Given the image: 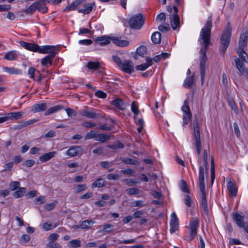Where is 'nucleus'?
I'll use <instances>...</instances> for the list:
<instances>
[{
  "label": "nucleus",
  "instance_id": "f257e3e1",
  "mask_svg": "<svg viewBox=\"0 0 248 248\" xmlns=\"http://www.w3.org/2000/svg\"><path fill=\"white\" fill-rule=\"evenodd\" d=\"M212 28V16L208 17L205 26L202 29L200 33L201 44L204 45L200 50V74L201 84L203 85L204 83V78L205 76V65L207 61L206 50L210 44L211 31Z\"/></svg>",
  "mask_w": 248,
  "mask_h": 248
},
{
  "label": "nucleus",
  "instance_id": "f03ea898",
  "mask_svg": "<svg viewBox=\"0 0 248 248\" xmlns=\"http://www.w3.org/2000/svg\"><path fill=\"white\" fill-rule=\"evenodd\" d=\"M198 185L202 194V202L201 207L205 213H208L207 202L205 192V186L204 183V171L202 166L199 167V175Z\"/></svg>",
  "mask_w": 248,
  "mask_h": 248
},
{
  "label": "nucleus",
  "instance_id": "7ed1b4c3",
  "mask_svg": "<svg viewBox=\"0 0 248 248\" xmlns=\"http://www.w3.org/2000/svg\"><path fill=\"white\" fill-rule=\"evenodd\" d=\"M237 53L239 58L234 59L237 69L240 74L248 79V69L245 67V62H248V56L244 49H238Z\"/></svg>",
  "mask_w": 248,
  "mask_h": 248
},
{
  "label": "nucleus",
  "instance_id": "20e7f679",
  "mask_svg": "<svg viewBox=\"0 0 248 248\" xmlns=\"http://www.w3.org/2000/svg\"><path fill=\"white\" fill-rule=\"evenodd\" d=\"M231 36V29L230 24L228 23L226 26L220 38V43L221 45L220 54L223 56L224 55L227 48L230 44Z\"/></svg>",
  "mask_w": 248,
  "mask_h": 248
},
{
  "label": "nucleus",
  "instance_id": "39448f33",
  "mask_svg": "<svg viewBox=\"0 0 248 248\" xmlns=\"http://www.w3.org/2000/svg\"><path fill=\"white\" fill-rule=\"evenodd\" d=\"M194 133L193 135L194 137L195 142L194 145L196 147L197 154L199 155L201 154L202 149V142L201 141V135L200 131V126L197 122V120L194 122Z\"/></svg>",
  "mask_w": 248,
  "mask_h": 248
},
{
  "label": "nucleus",
  "instance_id": "423d86ee",
  "mask_svg": "<svg viewBox=\"0 0 248 248\" xmlns=\"http://www.w3.org/2000/svg\"><path fill=\"white\" fill-rule=\"evenodd\" d=\"M144 23L143 16L140 14L132 16L129 20V27L135 30H139Z\"/></svg>",
  "mask_w": 248,
  "mask_h": 248
},
{
  "label": "nucleus",
  "instance_id": "0eeeda50",
  "mask_svg": "<svg viewBox=\"0 0 248 248\" xmlns=\"http://www.w3.org/2000/svg\"><path fill=\"white\" fill-rule=\"evenodd\" d=\"M79 113L81 116L90 119H97L102 117L99 110L93 108H89L88 107H86L84 109L80 110Z\"/></svg>",
  "mask_w": 248,
  "mask_h": 248
},
{
  "label": "nucleus",
  "instance_id": "6e6552de",
  "mask_svg": "<svg viewBox=\"0 0 248 248\" xmlns=\"http://www.w3.org/2000/svg\"><path fill=\"white\" fill-rule=\"evenodd\" d=\"M182 110L184 112L183 126H185L188 124L192 118V114L188 106V101L186 99L184 102L183 106L182 107Z\"/></svg>",
  "mask_w": 248,
  "mask_h": 248
},
{
  "label": "nucleus",
  "instance_id": "1a4fd4ad",
  "mask_svg": "<svg viewBox=\"0 0 248 248\" xmlns=\"http://www.w3.org/2000/svg\"><path fill=\"white\" fill-rule=\"evenodd\" d=\"M199 221L197 218L193 217L189 223V241L193 240L197 235V230L199 227Z\"/></svg>",
  "mask_w": 248,
  "mask_h": 248
},
{
  "label": "nucleus",
  "instance_id": "9d476101",
  "mask_svg": "<svg viewBox=\"0 0 248 248\" xmlns=\"http://www.w3.org/2000/svg\"><path fill=\"white\" fill-rule=\"evenodd\" d=\"M123 72L131 74L134 71V64L130 60H124L119 67Z\"/></svg>",
  "mask_w": 248,
  "mask_h": 248
},
{
  "label": "nucleus",
  "instance_id": "9b49d317",
  "mask_svg": "<svg viewBox=\"0 0 248 248\" xmlns=\"http://www.w3.org/2000/svg\"><path fill=\"white\" fill-rule=\"evenodd\" d=\"M170 232L173 233L175 232L179 228L178 218L174 212L171 215V219L170 221Z\"/></svg>",
  "mask_w": 248,
  "mask_h": 248
},
{
  "label": "nucleus",
  "instance_id": "f8f14e48",
  "mask_svg": "<svg viewBox=\"0 0 248 248\" xmlns=\"http://www.w3.org/2000/svg\"><path fill=\"white\" fill-rule=\"evenodd\" d=\"M248 32L247 30H243L240 36L239 41V48L244 49L248 43Z\"/></svg>",
  "mask_w": 248,
  "mask_h": 248
},
{
  "label": "nucleus",
  "instance_id": "ddd939ff",
  "mask_svg": "<svg viewBox=\"0 0 248 248\" xmlns=\"http://www.w3.org/2000/svg\"><path fill=\"white\" fill-rule=\"evenodd\" d=\"M94 5V2L86 3V0H84V2L82 3V5H80L84 7V8L78 9V12L79 13H83L84 15L89 14L92 11Z\"/></svg>",
  "mask_w": 248,
  "mask_h": 248
},
{
  "label": "nucleus",
  "instance_id": "4468645a",
  "mask_svg": "<svg viewBox=\"0 0 248 248\" xmlns=\"http://www.w3.org/2000/svg\"><path fill=\"white\" fill-rule=\"evenodd\" d=\"M38 47L39 48H37V50L36 52H39L40 53H57V52L55 51L56 49V47L53 46H38Z\"/></svg>",
  "mask_w": 248,
  "mask_h": 248
},
{
  "label": "nucleus",
  "instance_id": "2eb2a0df",
  "mask_svg": "<svg viewBox=\"0 0 248 248\" xmlns=\"http://www.w3.org/2000/svg\"><path fill=\"white\" fill-rule=\"evenodd\" d=\"M82 148L78 146H72L70 147L66 152V155L70 156L73 157L81 154Z\"/></svg>",
  "mask_w": 248,
  "mask_h": 248
},
{
  "label": "nucleus",
  "instance_id": "dca6fc26",
  "mask_svg": "<svg viewBox=\"0 0 248 248\" xmlns=\"http://www.w3.org/2000/svg\"><path fill=\"white\" fill-rule=\"evenodd\" d=\"M170 23L173 30L179 29L180 19L178 15H171L170 16Z\"/></svg>",
  "mask_w": 248,
  "mask_h": 248
},
{
  "label": "nucleus",
  "instance_id": "f3484780",
  "mask_svg": "<svg viewBox=\"0 0 248 248\" xmlns=\"http://www.w3.org/2000/svg\"><path fill=\"white\" fill-rule=\"evenodd\" d=\"M19 43L22 47L33 52H36L37 48H39L38 45L35 44L27 43L23 41H19Z\"/></svg>",
  "mask_w": 248,
  "mask_h": 248
},
{
  "label": "nucleus",
  "instance_id": "a211bd4d",
  "mask_svg": "<svg viewBox=\"0 0 248 248\" xmlns=\"http://www.w3.org/2000/svg\"><path fill=\"white\" fill-rule=\"evenodd\" d=\"M57 53H53L51 54H49L46 55L45 58L41 60V64L42 66H48L49 65H51L52 63V61L56 55Z\"/></svg>",
  "mask_w": 248,
  "mask_h": 248
},
{
  "label": "nucleus",
  "instance_id": "6ab92c4d",
  "mask_svg": "<svg viewBox=\"0 0 248 248\" xmlns=\"http://www.w3.org/2000/svg\"><path fill=\"white\" fill-rule=\"evenodd\" d=\"M84 2V0H76L74 1L70 4L67 5L63 10L64 12L70 11L72 10H75L77 8L81 5Z\"/></svg>",
  "mask_w": 248,
  "mask_h": 248
},
{
  "label": "nucleus",
  "instance_id": "aec40b11",
  "mask_svg": "<svg viewBox=\"0 0 248 248\" xmlns=\"http://www.w3.org/2000/svg\"><path fill=\"white\" fill-rule=\"evenodd\" d=\"M232 218L239 227L245 228L246 223L244 222L243 216L237 213H235L233 214Z\"/></svg>",
  "mask_w": 248,
  "mask_h": 248
},
{
  "label": "nucleus",
  "instance_id": "412c9836",
  "mask_svg": "<svg viewBox=\"0 0 248 248\" xmlns=\"http://www.w3.org/2000/svg\"><path fill=\"white\" fill-rule=\"evenodd\" d=\"M111 104L119 109L124 110L126 106L121 98H116L111 101Z\"/></svg>",
  "mask_w": 248,
  "mask_h": 248
},
{
  "label": "nucleus",
  "instance_id": "4be33fe9",
  "mask_svg": "<svg viewBox=\"0 0 248 248\" xmlns=\"http://www.w3.org/2000/svg\"><path fill=\"white\" fill-rule=\"evenodd\" d=\"M47 108L46 103L36 104L32 106L31 111L33 113H37L45 111Z\"/></svg>",
  "mask_w": 248,
  "mask_h": 248
},
{
  "label": "nucleus",
  "instance_id": "5701e85b",
  "mask_svg": "<svg viewBox=\"0 0 248 248\" xmlns=\"http://www.w3.org/2000/svg\"><path fill=\"white\" fill-rule=\"evenodd\" d=\"M36 10L42 13L47 12L48 8L46 6V3L44 0H38L35 2Z\"/></svg>",
  "mask_w": 248,
  "mask_h": 248
},
{
  "label": "nucleus",
  "instance_id": "b1692460",
  "mask_svg": "<svg viewBox=\"0 0 248 248\" xmlns=\"http://www.w3.org/2000/svg\"><path fill=\"white\" fill-rule=\"evenodd\" d=\"M110 39L114 44L119 46L124 47L128 46L129 44L128 41L121 40L119 37H111Z\"/></svg>",
  "mask_w": 248,
  "mask_h": 248
},
{
  "label": "nucleus",
  "instance_id": "393cba45",
  "mask_svg": "<svg viewBox=\"0 0 248 248\" xmlns=\"http://www.w3.org/2000/svg\"><path fill=\"white\" fill-rule=\"evenodd\" d=\"M227 187L229 194L232 196L236 197L237 193V190L234 183L229 181L227 183Z\"/></svg>",
  "mask_w": 248,
  "mask_h": 248
},
{
  "label": "nucleus",
  "instance_id": "a878e982",
  "mask_svg": "<svg viewBox=\"0 0 248 248\" xmlns=\"http://www.w3.org/2000/svg\"><path fill=\"white\" fill-rule=\"evenodd\" d=\"M203 165H202L203 167L204 171V176L205 175L206 177L207 176L208 174V168H209V164L208 163V153L206 150H204L203 151Z\"/></svg>",
  "mask_w": 248,
  "mask_h": 248
},
{
  "label": "nucleus",
  "instance_id": "bb28decb",
  "mask_svg": "<svg viewBox=\"0 0 248 248\" xmlns=\"http://www.w3.org/2000/svg\"><path fill=\"white\" fill-rule=\"evenodd\" d=\"M56 154V152L53 151L44 154L39 157V160L42 162H46L52 158H53Z\"/></svg>",
  "mask_w": 248,
  "mask_h": 248
},
{
  "label": "nucleus",
  "instance_id": "cd10ccee",
  "mask_svg": "<svg viewBox=\"0 0 248 248\" xmlns=\"http://www.w3.org/2000/svg\"><path fill=\"white\" fill-rule=\"evenodd\" d=\"M109 39H110V38H109L108 37H107L104 36L97 37L95 39V41L98 44H99L101 46H105V45H107L110 43V41Z\"/></svg>",
  "mask_w": 248,
  "mask_h": 248
},
{
  "label": "nucleus",
  "instance_id": "c85d7f7f",
  "mask_svg": "<svg viewBox=\"0 0 248 248\" xmlns=\"http://www.w3.org/2000/svg\"><path fill=\"white\" fill-rule=\"evenodd\" d=\"M24 112L19 111L16 112H11L8 114V118L11 120H18L22 118Z\"/></svg>",
  "mask_w": 248,
  "mask_h": 248
},
{
  "label": "nucleus",
  "instance_id": "c756f323",
  "mask_svg": "<svg viewBox=\"0 0 248 248\" xmlns=\"http://www.w3.org/2000/svg\"><path fill=\"white\" fill-rule=\"evenodd\" d=\"M107 184V182L102 178H99L95 181L92 185V188L102 187L105 186Z\"/></svg>",
  "mask_w": 248,
  "mask_h": 248
},
{
  "label": "nucleus",
  "instance_id": "7c9ffc66",
  "mask_svg": "<svg viewBox=\"0 0 248 248\" xmlns=\"http://www.w3.org/2000/svg\"><path fill=\"white\" fill-rule=\"evenodd\" d=\"M4 71L10 74L20 75L22 74L21 70L14 67H3Z\"/></svg>",
  "mask_w": 248,
  "mask_h": 248
},
{
  "label": "nucleus",
  "instance_id": "2f4dec72",
  "mask_svg": "<svg viewBox=\"0 0 248 248\" xmlns=\"http://www.w3.org/2000/svg\"><path fill=\"white\" fill-rule=\"evenodd\" d=\"M62 105H57L54 106L53 107L50 108L48 109H47L44 115L45 116H47L50 115L52 113H55L59 110L62 109Z\"/></svg>",
  "mask_w": 248,
  "mask_h": 248
},
{
  "label": "nucleus",
  "instance_id": "473e14b6",
  "mask_svg": "<svg viewBox=\"0 0 248 248\" xmlns=\"http://www.w3.org/2000/svg\"><path fill=\"white\" fill-rule=\"evenodd\" d=\"M17 58V55L15 51H11L6 53L4 56V59L10 61L16 60Z\"/></svg>",
  "mask_w": 248,
  "mask_h": 248
},
{
  "label": "nucleus",
  "instance_id": "72a5a7b5",
  "mask_svg": "<svg viewBox=\"0 0 248 248\" xmlns=\"http://www.w3.org/2000/svg\"><path fill=\"white\" fill-rule=\"evenodd\" d=\"M194 75L187 77L184 81V86L186 88L190 89L192 87V86L194 83Z\"/></svg>",
  "mask_w": 248,
  "mask_h": 248
},
{
  "label": "nucleus",
  "instance_id": "f704fd0d",
  "mask_svg": "<svg viewBox=\"0 0 248 248\" xmlns=\"http://www.w3.org/2000/svg\"><path fill=\"white\" fill-rule=\"evenodd\" d=\"M161 33L158 31H155L153 33L151 40L154 44H159L161 42Z\"/></svg>",
  "mask_w": 248,
  "mask_h": 248
},
{
  "label": "nucleus",
  "instance_id": "c9c22d12",
  "mask_svg": "<svg viewBox=\"0 0 248 248\" xmlns=\"http://www.w3.org/2000/svg\"><path fill=\"white\" fill-rule=\"evenodd\" d=\"M87 67L90 70H97L100 68V64L98 62H89L87 63Z\"/></svg>",
  "mask_w": 248,
  "mask_h": 248
},
{
  "label": "nucleus",
  "instance_id": "e433bc0d",
  "mask_svg": "<svg viewBox=\"0 0 248 248\" xmlns=\"http://www.w3.org/2000/svg\"><path fill=\"white\" fill-rule=\"evenodd\" d=\"M110 139V136L101 133L97 134V138L95 139L96 141H100L102 143L105 142Z\"/></svg>",
  "mask_w": 248,
  "mask_h": 248
},
{
  "label": "nucleus",
  "instance_id": "4c0bfd02",
  "mask_svg": "<svg viewBox=\"0 0 248 248\" xmlns=\"http://www.w3.org/2000/svg\"><path fill=\"white\" fill-rule=\"evenodd\" d=\"M170 56V54L167 52H163L160 55H158L155 56L153 60L155 62H159L162 59H165L166 58H168Z\"/></svg>",
  "mask_w": 248,
  "mask_h": 248
},
{
  "label": "nucleus",
  "instance_id": "58836bf2",
  "mask_svg": "<svg viewBox=\"0 0 248 248\" xmlns=\"http://www.w3.org/2000/svg\"><path fill=\"white\" fill-rule=\"evenodd\" d=\"M122 162L126 164H130L133 165H138L139 162L136 159H133L130 158L124 157L122 159Z\"/></svg>",
  "mask_w": 248,
  "mask_h": 248
},
{
  "label": "nucleus",
  "instance_id": "ea45409f",
  "mask_svg": "<svg viewBox=\"0 0 248 248\" xmlns=\"http://www.w3.org/2000/svg\"><path fill=\"white\" fill-rule=\"evenodd\" d=\"M26 192V188L25 187H19L18 190L13 193V196L16 198H18L22 197Z\"/></svg>",
  "mask_w": 248,
  "mask_h": 248
},
{
  "label": "nucleus",
  "instance_id": "a19ab883",
  "mask_svg": "<svg viewBox=\"0 0 248 248\" xmlns=\"http://www.w3.org/2000/svg\"><path fill=\"white\" fill-rule=\"evenodd\" d=\"M211 183L213 184L215 178V165L213 156L211 160Z\"/></svg>",
  "mask_w": 248,
  "mask_h": 248
},
{
  "label": "nucleus",
  "instance_id": "79ce46f5",
  "mask_svg": "<svg viewBox=\"0 0 248 248\" xmlns=\"http://www.w3.org/2000/svg\"><path fill=\"white\" fill-rule=\"evenodd\" d=\"M35 6L36 5L34 2L25 9L24 12L26 14L32 15L36 10V7Z\"/></svg>",
  "mask_w": 248,
  "mask_h": 248
},
{
  "label": "nucleus",
  "instance_id": "37998d69",
  "mask_svg": "<svg viewBox=\"0 0 248 248\" xmlns=\"http://www.w3.org/2000/svg\"><path fill=\"white\" fill-rule=\"evenodd\" d=\"M103 229L102 230V232L104 233H110L113 231V225L110 224V223H107L104 224L103 226Z\"/></svg>",
  "mask_w": 248,
  "mask_h": 248
},
{
  "label": "nucleus",
  "instance_id": "c03bdc74",
  "mask_svg": "<svg viewBox=\"0 0 248 248\" xmlns=\"http://www.w3.org/2000/svg\"><path fill=\"white\" fill-rule=\"evenodd\" d=\"M108 147L109 149L115 150L116 149H123L124 147V146L123 143L119 141H117L113 144L108 145Z\"/></svg>",
  "mask_w": 248,
  "mask_h": 248
},
{
  "label": "nucleus",
  "instance_id": "a18cd8bd",
  "mask_svg": "<svg viewBox=\"0 0 248 248\" xmlns=\"http://www.w3.org/2000/svg\"><path fill=\"white\" fill-rule=\"evenodd\" d=\"M93 223L92 220H86L80 224V226L82 229H86L91 227L92 224Z\"/></svg>",
  "mask_w": 248,
  "mask_h": 248
},
{
  "label": "nucleus",
  "instance_id": "49530a36",
  "mask_svg": "<svg viewBox=\"0 0 248 248\" xmlns=\"http://www.w3.org/2000/svg\"><path fill=\"white\" fill-rule=\"evenodd\" d=\"M131 111L134 113V119H136L137 116L139 114L140 111L135 102H133L131 104Z\"/></svg>",
  "mask_w": 248,
  "mask_h": 248
},
{
  "label": "nucleus",
  "instance_id": "de8ad7c7",
  "mask_svg": "<svg viewBox=\"0 0 248 248\" xmlns=\"http://www.w3.org/2000/svg\"><path fill=\"white\" fill-rule=\"evenodd\" d=\"M147 52V47L144 46H141L136 50V53L141 57H143Z\"/></svg>",
  "mask_w": 248,
  "mask_h": 248
},
{
  "label": "nucleus",
  "instance_id": "09e8293b",
  "mask_svg": "<svg viewBox=\"0 0 248 248\" xmlns=\"http://www.w3.org/2000/svg\"><path fill=\"white\" fill-rule=\"evenodd\" d=\"M140 190L136 188H127L126 190V192L128 195H134L140 193Z\"/></svg>",
  "mask_w": 248,
  "mask_h": 248
},
{
  "label": "nucleus",
  "instance_id": "8fccbe9b",
  "mask_svg": "<svg viewBox=\"0 0 248 248\" xmlns=\"http://www.w3.org/2000/svg\"><path fill=\"white\" fill-rule=\"evenodd\" d=\"M97 134L94 131L92 130L90 132L87 133L85 136V140H88L94 138H97Z\"/></svg>",
  "mask_w": 248,
  "mask_h": 248
},
{
  "label": "nucleus",
  "instance_id": "3c124183",
  "mask_svg": "<svg viewBox=\"0 0 248 248\" xmlns=\"http://www.w3.org/2000/svg\"><path fill=\"white\" fill-rule=\"evenodd\" d=\"M10 187L12 191H15L19 187L20 183L18 181H11L10 183Z\"/></svg>",
  "mask_w": 248,
  "mask_h": 248
},
{
  "label": "nucleus",
  "instance_id": "603ef678",
  "mask_svg": "<svg viewBox=\"0 0 248 248\" xmlns=\"http://www.w3.org/2000/svg\"><path fill=\"white\" fill-rule=\"evenodd\" d=\"M59 225V223L55 224V225L53 226V225L50 223H48L47 222L44 223L43 226V228L44 230L46 231L50 230L52 228H55Z\"/></svg>",
  "mask_w": 248,
  "mask_h": 248
},
{
  "label": "nucleus",
  "instance_id": "864d4df0",
  "mask_svg": "<svg viewBox=\"0 0 248 248\" xmlns=\"http://www.w3.org/2000/svg\"><path fill=\"white\" fill-rule=\"evenodd\" d=\"M71 246L74 248H77L81 246V242L79 240L74 239L69 242Z\"/></svg>",
  "mask_w": 248,
  "mask_h": 248
},
{
  "label": "nucleus",
  "instance_id": "5fc2aeb1",
  "mask_svg": "<svg viewBox=\"0 0 248 248\" xmlns=\"http://www.w3.org/2000/svg\"><path fill=\"white\" fill-rule=\"evenodd\" d=\"M159 31L162 32H167L170 30V27L169 24H166V25H160L158 28Z\"/></svg>",
  "mask_w": 248,
  "mask_h": 248
},
{
  "label": "nucleus",
  "instance_id": "6e6d98bb",
  "mask_svg": "<svg viewBox=\"0 0 248 248\" xmlns=\"http://www.w3.org/2000/svg\"><path fill=\"white\" fill-rule=\"evenodd\" d=\"M46 247L47 248H61V245L55 242H49Z\"/></svg>",
  "mask_w": 248,
  "mask_h": 248
},
{
  "label": "nucleus",
  "instance_id": "4d7b16f0",
  "mask_svg": "<svg viewBox=\"0 0 248 248\" xmlns=\"http://www.w3.org/2000/svg\"><path fill=\"white\" fill-rule=\"evenodd\" d=\"M87 188V186L86 184H81L78 185L75 189V192L76 193H79Z\"/></svg>",
  "mask_w": 248,
  "mask_h": 248
},
{
  "label": "nucleus",
  "instance_id": "13d9d810",
  "mask_svg": "<svg viewBox=\"0 0 248 248\" xmlns=\"http://www.w3.org/2000/svg\"><path fill=\"white\" fill-rule=\"evenodd\" d=\"M182 184L181 186V190L184 192L189 193L190 192V191L189 189L187 188L186 182L184 180H182Z\"/></svg>",
  "mask_w": 248,
  "mask_h": 248
},
{
  "label": "nucleus",
  "instance_id": "bf43d9fd",
  "mask_svg": "<svg viewBox=\"0 0 248 248\" xmlns=\"http://www.w3.org/2000/svg\"><path fill=\"white\" fill-rule=\"evenodd\" d=\"M112 60L114 62H115L118 67L120 66L121 64L123 63V61L121 60L120 57H119L118 56L116 55H113L112 57Z\"/></svg>",
  "mask_w": 248,
  "mask_h": 248
},
{
  "label": "nucleus",
  "instance_id": "052dcab7",
  "mask_svg": "<svg viewBox=\"0 0 248 248\" xmlns=\"http://www.w3.org/2000/svg\"><path fill=\"white\" fill-rule=\"evenodd\" d=\"M107 178L108 180H118L119 179H120V176L118 174H117L109 173L107 175Z\"/></svg>",
  "mask_w": 248,
  "mask_h": 248
},
{
  "label": "nucleus",
  "instance_id": "680f3d73",
  "mask_svg": "<svg viewBox=\"0 0 248 248\" xmlns=\"http://www.w3.org/2000/svg\"><path fill=\"white\" fill-rule=\"evenodd\" d=\"M113 126H107L106 124H99L98 129L104 131H110L112 130Z\"/></svg>",
  "mask_w": 248,
  "mask_h": 248
},
{
  "label": "nucleus",
  "instance_id": "e2e57ef3",
  "mask_svg": "<svg viewBox=\"0 0 248 248\" xmlns=\"http://www.w3.org/2000/svg\"><path fill=\"white\" fill-rule=\"evenodd\" d=\"M65 110L69 117H75L77 115L76 112L72 108H67Z\"/></svg>",
  "mask_w": 248,
  "mask_h": 248
},
{
  "label": "nucleus",
  "instance_id": "0e129e2a",
  "mask_svg": "<svg viewBox=\"0 0 248 248\" xmlns=\"http://www.w3.org/2000/svg\"><path fill=\"white\" fill-rule=\"evenodd\" d=\"M135 172V170L131 169H126L124 170H122L120 171V172L123 173L124 174L128 175H133Z\"/></svg>",
  "mask_w": 248,
  "mask_h": 248
},
{
  "label": "nucleus",
  "instance_id": "69168bd1",
  "mask_svg": "<svg viewBox=\"0 0 248 248\" xmlns=\"http://www.w3.org/2000/svg\"><path fill=\"white\" fill-rule=\"evenodd\" d=\"M93 41L91 39L80 40L78 41L79 44L85 46H89L91 45Z\"/></svg>",
  "mask_w": 248,
  "mask_h": 248
},
{
  "label": "nucleus",
  "instance_id": "338daca9",
  "mask_svg": "<svg viewBox=\"0 0 248 248\" xmlns=\"http://www.w3.org/2000/svg\"><path fill=\"white\" fill-rule=\"evenodd\" d=\"M95 95L97 97L103 99L107 97V94L104 92L100 90L97 91L95 93Z\"/></svg>",
  "mask_w": 248,
  "mask_h": 248
},
{
  "label": "nucleus",
  "instance_id": "774afa93",
  "mask_svg": "<svg viewBox=\"0 0 248 248\" xmlns=\"http://www.w3.org/2000/svg\"><path fill=\"white\" fill-rule=\"evenodd\" d=\"M229 106H230L231 108L234 110V112L236 114L238 113V109L233 101L232 100L229 101Z\"/></svg>",
  "mask_w": 248,
  "mask_h": 248
}]
</instances>
